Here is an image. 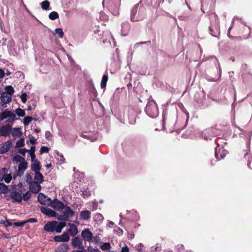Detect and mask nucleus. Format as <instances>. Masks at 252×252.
<instances>
[{"instance_id":"nucleus-64","label":"nucleus","mask_w":252,"mask_h":252,"mask_svg":"<svg viewBox=\"0 0 252 252\" xmlns=\"http://www.w3.org/2000/svg\"><path fill=\"white\" fill-rule=\"evenodd\" d=\"M72 252H83L82 251H78V250H77V251H73Z\"/></svg>"},{"instance_id":"nucleus-5","label":"nucleus","mask_w":252,"mask_h":252,"mask_svg":"<svg viewBox=\"0 0 252 252\" xmlns=\"http://www.w3.org/2000/svg\"><path fill=\"white\" fill-rule=\"evenodd\" d=\"M74 215V211L72 210L70 207L64 205V227L66 226L65 221L72 218Z\"/></svg>"},{"instance_id":"nucleus-39","label":"nucleus","mask_w":252,"mask_h":252,"mask_svg":"<svg viewBox=\"0 0 252 252\" xmlns=\"http://www.w3.org/2000/svg\"><path fill=\"white\" fill-rule=\"evenodd\" d=\"M31 196V193H30V192L28 191L26 193L23 194L22 199H23L24 201H27L30 198Z\"/></svg>"},{"instance_id":"nucleus-3","label":"nucleus","mask_w":252,"mask_h":252,"mask_svg":"<svg viewBox=\"0 0 252 252\" xmlns=\"http://www.w3.org/2000/svg\"><path fill=\"white\" fill-rule=\"evenodd\" d=\"M22 192L20 191H17L15 189L10 190L9 195H5V197L7 200L12 199V202H17L21 203L22 201Z\"/></svg>"},{"instance_id":"nucleus-28","label":"nucleus","mask_w":252,"mask_h":252,"mask_svg":"<svg viewBox=\"0 0 252 252\" xmlns=\"http://www.w3.org/2000/svg\"><path fill=\"white\" fill-rule=\"evenodd\" d=\"M244 155V158L246 159H248V161H249V159L251 158V155L248 152L243 153L242 154V155ZM248 166L249 168L252 169V161L248 162Z\"/></svg>"},{"instance_id":"nucleus-1","label":"nucleus","mask_w":252,"mask_h":252,"mask_svg":"<svg viewBox=\"0 0 252 252\" xmlns=\"http://www.w3.org/2000/svg\"><path fill=\"white\" fill-rule=\"evenodd\" d=\"M63 228V221H49L44 226V230L48 232L56 231L57 233H60Z\"/></svg>"},{"instance_id":"nucleus-15","label":"nucleus","mask_w":252,"mask_h":252,"mask_svg":"<svg viewBox=\"0 0 252 252\" xmlns=\"http://www.w3.org/2000/svg\"><path fill=\"white\" fill-rule=\"evenodd\" d=\"M27 162L25 160L20 162L18 167L17 175L21 176L23 174L25 170L27 168Z\"/></svg>"},{"instance_id":"nucleus-58","label":"nucleus","mask_w":252,"mask_h":252,"mask_svg":"<svg viewBox=\"0 0 252 252\" xmlns=\"http://www.w3.org/2000/svg\"><path fill=\"white\" fill-rule=\"evenodd\" d=\"M92 89L93 90V94H94V95H95L96 94V90H95V88H94V85H92Z\"/></svg>"},{"instance_id":"nucleus-7","label":"nucleus","mask_w":252,"mask_h":252,"mask_svg":"<svg viewBox=\"0 0 252 252\" xmlns=\"http://www.w3.org/2000/svg\"><path fill=\"white\" fill-rule=\"evenodd\" d=\"M11 118L12 120H16V115L11 111L6 109L0 113V121H3L6 118Z\"/></svg>"},{"instance_id":"nucleus-4","label":"nucleus","mask_w":252,"mask_h":252,"mask_svg":"<svg viewBox=\"0 0 252 252\" xmlns=\"http://www.w3.org/2000/svg\"><path fill=\"white\" fill-rule=\"evenodd\" d=\"M146 112L151 117L153 118L157 116L158 114V109L156 102H149L146 107Z\"/></svg>"},{"instance_id":"nucleus-18","label":"nucleus","mask_w":252,"mask_h":252,"mask_svg":"<svg viewBox=\"0 0 252 252\" xmlns=\"http://www.w3.org/2000/svg\"><path fill=\"white\" fill-rule=\"evenodd\" d=\"M91 213L89 210H86L80 212L79 214L80 219L81 220H88L91 218Z\"/></svg>"},{"instance_id":"nucleus-37","label":"nucleus","mask_w":252,"mask_h":252,"mask_svg":"<svg viewBox=\"0 0 252 252\" xmlns=\"http://www.w3.org/2000/svg\"><path fill=\"white\" fill-rule=\"evenodd\" d=\"M32 118L30 116H28L24 119V124L25 125H28L32 120Z\"/></svg>"},{"instance_id":"nucleus-62","label":"nucleus","mask_w":252,"mask_h":252,"mask_svg":"<svg viewBox=\"0 0 252 252\" xmlns=\"http://www.w3.org/2000/svg\"><path fill=\"white\" fill-rule=\"evenodd\" d=\"M34 131L36 133H38L40 131V130L39 129H38V128H35L34 129Z\"/></svg>"},{"instance_id":"nucleus-32","label":"nucleus","mask_w":252,"mask_h":252,"mask_svg":"<svg viewBox=\"0 0 252 252\" xmlns=\"http://www.w3.org/2000/svg\"><path fill=\"white\" fill-rule=\"evenodd\" d=\"M49 18L51 20H55L59 18V14L56 11L51 12L49 14Z\"/></svg>"},{"instance_id":"nucleus-45","label":"nucleus","mask_w":252,"mask_h":252,"mask_svg":"<svg viewBox=\"0 0 252 252\" xmlns=\"http://www.w3.org/2000/svg\"><path fill=\"white\" fill-rule=\"evenodd\" d=\"M32 176L30 173H28L26 175V182L28 184H30L32 182Z\"/></svg>"},{"instance_id":"nucleus-16","label":"nucleus","mask_w":252,"mask_h":252,"mask_svg":"<svg viewBox=\"0 0 252 252\" xmlns=\"http://www.w3.org/2000/svg\"><path fill=\"white\" fill-rule=\"evenodd\" d=\"M121 0H103V3L106 2L111 8L119 7Z\"/></svg>"},{"instance_id":"nucleus-17","label":"nucleus","mask_w":252,"mask_h":252,"mask_svg":"<svg viewBox=\"0 0 252 252\" xmlns=\"http://www.w3.org/2000/svg\"><path fill=\"white\" fill-rule=\"evenodd\" d=\"M40 211L43 214H44L48 217L56 216L57 213L56 212L50 208H48L45 207H40Z\"/></svg>"},{"instance_id":"nucleus-43","label":"nucleus","mask_w":252,"mask_h":252,"mask_svg":"<svg viewBox=\"0 0 252 252\" xmlns=\"http://www.w3.org/2000/svg\"><path fill=\"white\" fill-rule=\"evenodd\" d=\"M27 95L26 93H23L20 96V98L21 99L22 101L24 103H26L27 100Z\"/></svg>"},{"instance_id":"nucleus-24","label":"nucleus","mask_w":252,"mask_h":252,"mask_svg":"<svg viewBox=\"0 0 252 252\" xmlns=\"http://www.w3.org/2000/svg\"><path fill=\"white\" fill-rule=\"evenodd\" d=\"M34 179L35 180V181H37L40 184L43 181V176L39 171L36 172H35Z\"/></svg>"},{"instance_id":"nucleus-56","label":"nucleus","mask_w":252,"mask_h":252,"mask_svg":"<svg viewBox=\"0 0 252 252\" xmlns=\"http://www.w3.org/2000/svg\"><path fill=\"white\" fill-rule=\"evenodd\" d=\"M30 142L32 144H34L36 143V139H35L32 136L30 138Z\"/></svg>"},{"instance_id":"nucleus-55","label":"nucleus","mask_w":252,"mask_h":252,"mask_svg":"<svg viewBox=\"0 0 252 252\" xmlns=\"http://www.w3.org/2000/svg\"><path fill=\"white\" fill-rule=\"evenodd\" d=\"M121 252H129V248L127 246H126L125 247L122 248V251Z\"/></svg>"},{"instance_id":"nucleus-29","label":"nucleus","mask_w":252,"mask_h":252,"mask_svg":"<svg viewBox=\"0 0 252 252\" xmlns=\"http://www.w3.org/2000/svg\"><path fill=\"white\" fill-rule=\"evenodd\" d=\"M8 190V187L4 183H0V194H6Z\"/></svg>"},{"instance_id":"nucleus-23","label":"nucleus","mask_w":252,"mask_h":252,"mask_svg":"<svg viewBox=\"0 0 252 252\" xmlns=\"http://www.w3.org/2000/svg\"><path fill=\"white\" fill-rule=\"evenodd\" d=\"M11 134L14 137H20L22 135V133L20 128H12L11 129Z\"/></svg>"},{"instance_id":"nucleus-48","label":"nucleus","mask_w":252,"mask_h":252,"mask_svg":"<svg viewBox=\"0 0 252 252\" xmlns=\"http://www.w3.org/2000/svg\"><path fill=\"white\" fill-rule=\"evenodd\" d=\"M46 138L48 140H50L52 137V135L49 131H46L45 132Z\"/></svg>"},{"instance_id":"nucleus-11","label":"nucleus","mask_w":252,"mask_h":252,"mask_svg":"<svg viewBox=\"0 0 252 252\" xmlns=\"http://www.w3.org/2000/svg\"><path fill=\"white\" fill-rule=\"evenodd\" d=\"M12 125L7 124L0 127V136H8L10 135Z\"/></svg>"},{"instance_id":"nucleus-14","label":"nucleus","mask_w":252,"mask_h":252,"mask_svg":"<svg viewBox=\"0 0 252 252\" xmlns=\"http://www.w3.org/2000/svg\"><path fill=\"white\" fill-rule=\"evenodd\" d=\"M83 239L85 241L90 242L93 237V234L89 229H86L82 231L81 233Z\"/></svg>"},{"instance_id":"nucleus-40","label":"nucleus","mask_w":252,"mask_h":252,"mask_svg":"<svg viewBox=\"0 0 252 252\" xmlns=\"http://www.w3.org/2000/svg\"><path fill=\"white\" fill-rule=\"evenodd\" d=\"M55 33L58 34L59 37L61 38L63 37V31L61 28L56 29L55 30Z\"/></svg>"},{"instance_id":"nucleus-21","label":"nucleus","mask_w":252,"mask_h":252,"mask_svg":"<svg viewBox=\"0 0 252 252\" xmlns=\"http://www.w3.org/2000/svg\"><path fill=\"white\" fill-rule=\"evenodd\" d=\"M41 169L40 162L37 160H35L31 165V170L34 172H38Z\"/></svg>"},{"instance_id":"nucleus-22","label":"nucleus","mask_w":252,"mask_h":252,"mask_svg":"<svg viewBox=\"0 0 252 252\" xmlns=\"http://www.w3.org/2000/svg\"><path fill=\"white\" fill-rule=\"evenodd\" d=\"M136 12H137V8H134L132 9L131 13L130 19H131V20L133 22H136V21L142 20L145 17V14L143 17L139 18H138L137 17L135 18V14H136Z\"/></svg>"},{"instance_id":"nucleus-50","label":"nucleus","mask_w":252,"mask_h":252,"mask_svg":"<svg viewBox=\"0 0 252 252\" xmlns=\"http://www.w3.org/2000/svg\"><path fill=\"white\" fill-rule=\"evenodd\" d=\"M31 157V160L32 162H34L36 159H35V155L34 153L33 152V151H31V153H30Z\"/></svg>"},{"instance_id":"nucleus-49","label":"nucleus","mask_w":252,"mask_h":252,"mask_svg":"<svg viewBox=\"0 0 252 252\" xmlns=\"http://www.w3.org/2000/svg\"><path fill=\"white\" fill-rule=\"evenodd\" d=\"M69 234L64 232V242H68L69 240Z\"/></svg>"},{"instance_id":"nucleus-54","label":"nucleus","mask_w":252,"mask_h":252,"mask_svg":"<svg viewBox=\"0 0 252 252\" xmlns=\"http://www.w3.org/2000/svg\"><path fill=\"white\" fill-rule=\"evenodd\" d=\"M56 252H63V244L61 245L56 248Z\"/></svg>"},{"instance_id":"nucleus-13","label":"nucleus","mask_w":252,"mask_h":252,"mask_svg":"<svg viewBox=\"0 0 252 252\" xmlns=\"http://www.w3.org/2000/svg\"><path fill=\"white\" fill-rule=\"evenodd\" d=\"M49 206H52L54 209L58 211H61L63 209V203L57 199L54 200H52V202Z\"/></svg>"},{"instance_id":"nucleus-31","label":"nucleus","mask_w":252,"mask_h":252,"mask_svg":"<svg viewBox=\"0 0 252 252\" xmlns=\"http://www.w3.org/2000/svg\"><path fill=\"white\" fill-rule=\"evenodd\" d=\"M5 89L6 90V92H4L5 93H7V94L9 95L12 96V95L14 93V90L12 86H6L5 88Z\"/></svg>"},{"instance_id":"nucleus-6","label":"nucleus","mask_w":252,"mask_h":252,"mask_svg":"<svg viewBox=\"0 0 252 252\" xmlns=\"http://www.w3.org/2000/svg\"><path fill=\"white\" fill-rule=\"evenodd\" d=\"M228 153V151L223 147H219L215 149V157L218 160L223 159Z\"/></svg>"},{"instance_id":"nucleus-33","label":"nucleus","mask_w":252,"mask_h":252,"mask_svg":"<svg viewBox=\"0 0 252 252\" xmlns=\"http://www.w3.org/2000/svg\"><path fill=\"white\" fill-rule=\"evenodd\" d=\"M15 113L19 117H24L25 115V111L20 108L15 110Z\"/></svg>"},{"instance_id":"nucleus-35","label":"nucleus","mask_w":252,"mask_h":252,"mask_svg":"<svg viewBox=\"0 0 252 252\" xmlns=\"http://www.w3.org/2000/svg\"><path fill=\"white\" fill-rule=\"evenodd\" d=\"M13 160L16 162H21L22 161L25 160V158L20 155H16L13 157Z\"/></svg>"},{"instance_id":"nucleus-52","label":"nucleus","mask_w":252,"mask_h":252,"mask_svg":"<svg viewBox=\"0 0 252 252\" xmlns=\"http://www.w3.org/2000/svg\"><path fill=\"white\" fill-rule=\"evenodd\" d=\"M28 150H27L26 149L24 148V149H20L19 151V153L20 154H21V155H22L23 156H25V154H26V152H28Z\"/></svg>"},{"instance_id":"nucleus-8","label":"nucleus","mask_w":252,"mask_h":252,"mask_svg":"<svg viewBox=\"0 0 252 252\" xmlns=\"http://www.w3.org/2000/svg\"><path fill=\"white\" fill-rule=\"evenodd\" d=\"M38 200L40 204L49 206L52 202V199L45 196L43 193H40L38 195Z\"/></svg>"},{"instance_id":"nucleus-30","label":"nucleus","mask_w":252,"mask_h":252,"mask_svg":"<svg viewBox=\"0 0 252 252\" xmlns=\"http://www.w3.org/2000/svg\"><path fill=\"white\" fill-rule=\"evenodd\" d=\"M75 179L76 182H82L84 181V175L83 174L81 173H76L75 174Z\"/></svg>"},{"instance_id":"nucleus-59","label":"nucleus","mask_w":252,"mask_h":252,"mask_svg":"<svg viewBox=\"0 0 252 252\" xmlns=\"http://www.w3.org/2000/svg\"><path fill=\"white\" fill-rule=\"evenodd\" d=\"M11 73H12L9 70H8V69H6V72H5V75L8 76L10 75L11 74Z\"/></svg>"},{"instance_id":"nucleus-60","label":"nucleus","mask_w":252,"mask_h":252,"mask_svg":"<svg viewBox=\"0 0 252 252\" xmlns=\"http://www.w3.org/2000/svg\"><path fill=\"white\" fill-rule=\"evenodd\" d=\"M58 219L60 220H63V215H60L58 217Z\"/></svg>"},{"instance_id":"nucleus-19","label":"nucleus","mask_w":252,"mask_h":252,"mask_svg":"<svg viewBox=\"0 0 252 252\" xmlns=\"http://www.w3.org/2000/svg\"><path fill=\"white\" fill-rule=\"evenodd\" d=\"M0 99L1 101L4 103H9L12 100L11 96L7 94V93L3 92L0 95Z\"/></svg>"},{"instance_id":"nucleus-12","label":"nucleus","mask_w":252,"mask_h":252,"mask_svg":"<svg viewBox=\"0 0 252 252\" xmlns=\"http://www.w3.org/2000/svg\"><path fill=\"white\" fill-rule=\"evenodd\" d=\"M29 188L32 192L36 193L40 190L41 186L39 183L37 181H33L30 184Z\"/></svg>"},{"instance_id":"nucleus-38","label":"nucleus","mask_w":252,"mask_h":252,"mask_svg":"<svg viewBox=\"0 0 252 252\" xmlns=\"http://www.w3.org/2000/svg\"><path fill=\"white\" fill-rule=\"evenodd\" d=\"M3 179L6 183H9L12 179V177L10 174H5Z\"/></svg>"},{"instance_id":"nucleus-36","label":"nucleus","mask_w":252,"mask_h":252,"mask_svg":"<svg viewBox=\"0 0 252 252\" xmlns=\"http://www.w3.org/2000/svg\"><path fill=\"white\" fill-rule=\"evenodd\" d=\"M110 248L111 245L109 243H105L101 246V249L103 251L109 250Z\"/></svg>"},{"instance_id":"nucleus-10","label":"nucleus","mask_w":252,"mask_h":252,"mask_svg":"<svg viewBox=\"0 0 252 252\" xmlns=\"http://www.w3.org/2000/svg\"><path fill=\"white\" fill-rule=\"evenodd\" d=\"M66 226V232L71 236H75L78 233V228L74 224L68 223Z\"/></svg>"},{"instance_id":"nucleus-2","label":"nucleus","mask_w":252,"mask_h":252,"mask_svg":"<svg viewBox=\"0 0 252 252\" xmlns=\"http://www.w3.org/2000/svg\"><path fill=\"white\" fill-rule=\"evenodd\" d=\"M221 130L215 127H211L204 130L203 134L205 139L211 140L212 137L220 135Z\"/></svg>"},{"instance_id":"nucleus-61","label":"nucleus","mask_w":252,"mask_h":252,"mask_svg":"<svg viewBox=\"0 0 252 252\" xmlns=\"http://www.w3.org/2000/svg\"><path fill=\"white\" fill-rule=\"evenodd\" d=\"M14 121V120H12L11 118H9V119L7 120L6 121V122L8 123H11L12 124H13V122Z\"/></svg>"},{"instance_id":"nucleus-26","label":"nucleus","mask_w":252,"mask_h":252,"mask_svg":"<svg viewBox=\"0 0 252 252\" xmlns=\"http://www.w3.org/2000/svg\"><path fill=\"white\" fill-rule=\"evenodd\" d=\"M50 3L49 1L45 0L41 3V8L44 10H48L50 9Z\"/></svg>"},{"instance_id":"nucleus-53","label":"nucleus","mask_w":252,"mask_h":252,"mask_svg":"<svg viewBox=\"0 0 252 252\" xmlns=\"http://www.w3.org/2000/svg\"><path fill=\"white\" fill-rule=\"evenodd\" d=\"M5 76V72L3 69L0 68V79H3Z\"/></svg>"},{"instance_id":"nucleus-27","label":"nucleus","mask_w":252,"mask_h":252,"mask_svg":"<svg viewBox=\"0 0 252 252\" xmlns=\"http://www.w3.org/2000/svg\"><path fill=\"white\" fill-rule=\"evenodd\" d=\"M108 80V76L107 75H103L100 83V87L101 89H105L106 86V83Z\"/></svg>"},{"instance_id":"nucleus-34","label":"nucleus","mask_w":252,"mask_h":252,"mask_svg":"<svg viewBox=\"0 0 252 252\" xmlns=\"http://www.w3.org/2000/svg\"><path fill=\"white\" fill-rule=\"evenodd\" d=\"M24 145H25L24 139L21 138L17 141L16 144V147H17V148L22 147L24 146Z\"/></svg>"},{"instance_id":"nucleus-41","label":"nucleus","mask_w":252,"mask_h":252,"mask_svg":"<svg viewBox=\"0 0 252 252\" xmlns=\"http://www.w3.org/2000/svg\"><path fill=\"white\" fill-rule=\"evenodd\" d=\"M54 240L56 242H63V234L60 236H56L54 238Z\"/></svg>"},{"instance_id":"nucleus-51","label":"nucleus","mask_w":252,"mask_h":252,"mask_svg":"<svg viewBox=\"0 0 252 252\" xmlns=\"http://www.w3.org/2000/svg\"><path fill=\"white\" fill-rule=\"evenodd\" d=\"M3 223L4 225V226L6 227L10 226H11L12 225H13V223H11L7 220L4 221Z\"/></svg>"},{"instance_id":"nucleus-47","label":"nucleus","mask_w":252,"mask_h":252,"mask_svg":"<svg viewBox=\"0 0 252 252\" xmlns=\"http://www.w3.org/2000/svg\"><path fill=\"white\" fill-rule=\"evenodd\" d=\"M87 252H101L99 249L96 248H93L92 247H90L88 249Z\"/></svg>"},{"instance_id":"nucleus-20","label":"nucleus","mask_w":252,"mask_h":252,"mask_svg":"<svg viewBox=\"0 0 252 252\" xmlns=\"http://www.w3.org/2000/svg\"><path fill=\"white\" fill-rule=\"evenodd\" d=\"M72 245L74 248H78L79 249L83 248L81 239L79 237L74 238L72 241Z\"/></svg>"},{"instance_id":"nucleus-63","label":"nucleus","mask_w":252,"mask_h":252,"mask_svg":"<svg viewBox=\"0 0 252 252\" xmlns=\"http://www.w3.org/2000/svg\"><path fill=\"white\" fill-rule=\"evenodd\" d=\"M6 107V105L5 104H2L1 106V109L2 110Z\"/></svg>"},{"instance_id":"nucleus-42","label":"nucleus","mask_w":252,"mask_h":252,"mask_svg":"<svg viewBox=\"0 0 252 252\" xmlns=\"http://www.w3.org/2000/svg\"><path fill=\"white\" fill-rule=\"evenodd\" d=\"M49 151V149L46 146H42L40 148V154L47 153Z\"/></svg>"},{"instance_id":"nucleus-9","label":"nucleus","mask_w":252,"mask_h":252,"mask_svg":"<svg viewBox=\"0 0 252 252\" xmlns=\"http://www.w3.org/2000/svg\"><path fill=\"white\" fill-rule=\"evenodd\" d=\"M12 146L11 140H8L0 144V154H3L7 152Z\"/></svg>"},{"instance_id":"nucleus-25","label":"nucleus","mask_w":252,"mask_h":252,"mask_svg":"<svg viewBox=\"0 0 252 252\" xmlns=\"http://www.w3.org/2000/svg\"><path fill=\"white\" fill-rule=\"evenodd\" d=\"M81 192L82 193L81 194L84 198H88L91 195V192L90 190H88V189H86L84 188L81 189Z\"/></svg>"},{"instance_id":"nucleus-46","label":"nucleus","mask_w":252,"mask_h":252,"mask_svg":"<svg viewBox=\"0 0 252 252\" xmlns=\"http://www.w3.org/2000/svg\"><path fill=\"white\" fill-rule=\"evenodd\" d=\"M37 221V219H35V218H30V219H29L25 220V222H26V223H27L28 222L34 223V222H36Z\"/></svg>"},{"instance_id":"nucleus-57","label":"nucleus","mask_w":252,"mask_h":252,"mask_svg":"<svg viewBox=\"0 0 252 252\" xmlns=\"http://www.w3.org/2000/svg\"><path fill=\"white\" fill-rule=\"evenodd\" d=\"M35 148L34 146H32L31 147V150H28V152L30 153H31V151H33V153H34L35 152Z\"/></svg>"},{"instance_id":"nucleus-44","label":"nucleus","mask_w":252,"mask_h":252,"mask_svg":"<svg viewBox=\"0 0 252 252\" xmlns=\"http://www.w3.org/2000/svg\"><path fill=\"white\" fill-rule=\"evenodd\" d=\"M13 224L15 226L20 227V226H23L24 224H26V222H25V220H24V221H22L20 222H14Z\"/></svg>"}]
</instances>
